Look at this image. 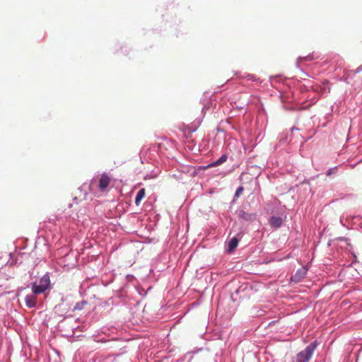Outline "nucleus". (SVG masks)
Segmentation results:
<instances>
[{
	"label": "nucleus",
	"mask_w": 362,
	"mask_h": 362,
	"mask_svg": "<svg viewBox=\"0 0 362 362\" xmlns=\"http://www.w3.org/2000/svg\"><path fill=\"white\" fill-rule=\"evenodd\" d=\"M282 218L280 217L272 216L270 218L269 223L274 228H279L282 224Z\"/></svg>",
	"instance_id": "6"
},
{
	"label": "nucleus",
	"mask_w": 362,
	"mask_h": 362,
	"mask_svg": "<svg viewBox=\"0 0 362 362\" xmlns=\"http://www.w3.org/2000/svg\"><path fill=\"white\" fill-rule=\"evenodd\" d=\"M242 217L245 219H248L250 218V215L247 213H243Z\"/></svg>",
	"instance_id": "12"
},
{
	"label": "nucleus",
	"mask_w": 362,
	"mask_h": 362,
	"mask_svg": "<svg viewBox=\"0 0 362 362\" xmlns=\"http://www.w3.org/2000/svg\"><path fill=\"white\" fill-rule=\"evenodd\" d=\"M25 304L28 308H33L37 304V297L33 293L25 297Z\"/></svg>",
	"instance_id": "4"
},
{
	"label": "nucleus",
	"mask_w": 362,
	"mask_h": 362,
	"mask_svg": "<svg viewBox=\"0 0 362 362\" xmlns=\"http://www.w3.org/2000/svg\"><path fill=\"white\" fill-rule=\"evenodd\" d=\"M238 245V239L236 237H233L228 242V251H233Z\"/></svg>",
	"instance_id": "9"
},
{
	"label": "nucleus",
	"mask_w": 362,
	"mask_h": 362,
	"mask_svg": "<svg viewBox=\"0 0 362 362\" xmlns=\"http://www.w3.org/2000/svg\"><path fill=\"white\" fill-rule=\"evenodd\" d=\"M39 284L42 286L46 289H48L50 285L49 276L48 274L43 275L40 279Z\"/></svg>",
	"instance_id": "5"
},
{
	"label": "nucleus",
	"mask_w": 362,
	"mask_h": 362,
	"mask_svg": "<svg viewBox=\"0 0 362 362\" xmlns=\"http://www.w3.org/2000/svg\"><path fill=\"white\" fill-rule=\"evenodd\" d=\"M46 290L47 289L45 288H44L42 286H41L40 284L37 285V284H34L32 286V291L35 295L42 293Z\"/></svg>",
	"instance_id": "8"
},
{
	"label": "nucleus",
	"mask_w": 362,
	"mask_h": 362,
	"mask_svg": "<svg viewBox=\"0 0 362 362\" xmlns=\"http://www.w3.org/2000/svg\"><path fill=\"white\" fill-rule=\"evenodd\" d=\"M332 173V169H329L327 173V175H330Z\"/></svg>",
	"instance_id": "14"
},
{
	"label": "nucleus",
	"mask_w": 362,
	"mask_h": 362,
	"mask_svg": "<svg viewBox=\"0 0 362 362\" xmlns=\"http://www.w3.org/2000/svg\"><path fill=\"white\" fill-rule=\"evenodd\" d=\"M87 304V302L85 300H82L81 302L77 303L74 308V310H81L84 308V306Z\"/></svg>",
	"instance_id": "11"
},
{
	"label": "nucleus",
	"mask_w": 362,
	"mask_h": 362,
	"mask_svg": "<svg viewBox=\"0 0 362 362\" xmlns=\"http://www.w3.org/2000/svg\"><path fill=\"white\" fill-rule=\"evenodd\" d=\"M2 274V272L0 271V276Z\"/></svg>",
	"instance_id": "16"
},
{
	"label": "nucleus",
	"mask_w": 362,
	"mask_h": 362,
	"mask_svg": "<svg viewBox=\"0 0 362 362\" xmlns=\"http://www.w3.org/2000/svg\"><path fill=\"white\" fill-rule=\"evenodd\" d=\"M359 70H361V68L358 67L357 71H359ZM361 70H362V69H361Z\"/></svg>",
	"instance_id": "15"
},
{
	"label": "nucleus",
	"mask_w": 362,
	"mask_h": 362,
	"mask_svg": "<svg viewBox=\"0 0 362 362\" xmlns=\"http://www.w3.org/2000/svg\"><path fill=\"white\" fill-rule=\"evenodd\" d=\"M227 156L226 155H222L217 160L212 163L209 166H217L218 165L222 164L223 163L226 162L227 160Z\"/></svg>",
	"instance_id": "10"
},
{
	"label": "nucleus",
	"mask_w": 362,
	"mask_h": 362,
	"mask_svg": "<svg viewBox=\"0 0 362 362\" xmlns=\"http://www.w3.org/2000/svg\"><path fill=\"white\" fill-rule=\"evenodd\" d=\"M243 187H239L236 191V195L238 196V194L243 191Z\"/></svg>",
	"instance_id": "13"
},
{
	"label": "nucleus",
	"mask_w": 362,
	"mask_h": 362,
	"mask_svg": "<svg viewBox=\"0 0 362 362\" xmlns=\"http://www.w3.org/2000/svg\"><path fill=\"white\" fill-rule=\"evenodd\" d=\"M306 273V269L302 267L296 272V274L292 276L291 279L295 282H298L305 276Z\"/></svg>",
	"instance_id": "3"
},
{
	"label": "nucleus",
	"mask_w": 362,
	"mask_h": 362,
	"mask_svg": "<svg viewBox=\"0 0 362 362\" xmlns=\"http://www.w3.org/2000/svg\"><path fill=\"white\" fill-rule=\"evenodd\" d=\"M111 177L105 173H103L98 180L93 179L90 182V186H97L101 192L105 191L111 182Z\"/></svg>",
	"instance_id": "2"
},
{
	"label": "nucleus",
	"mask_w": 362,
	"mask_h": 362,
	"mask_svg": "<svg viewBox=\"0 0 362 362\" xmlns=\"http://www.w3.org/2000/svg\"><path fill=\"white\" fill-rule=\"evenodd\" d=\"M317 346L316 341L311 343L296 356V362H308Z\"/></svg>",
	"instance_id": "1"
},
{
	"label": "nucleus",
	"mask_w": 362,
	"mask_h": 362,
	"mask_svg": "<svg viewBox=\"0 0 362 362\" xmlns=\"http://www.w3.org/2000/svg\"><path fill=\"white\" fill-rule=\"evenodd\" d=\"M146 195V190L144 188L141 189L138 192L135 198V204L139 206L141 201L144 198Z\"/></svg>",
	"instance_id": "7"
}]
</instances>
